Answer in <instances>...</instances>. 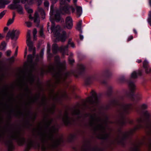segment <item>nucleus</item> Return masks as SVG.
Here are the masks:
<instances>
[{
  "label": "nucleus",
  "mask_w": 151,
  "mask_h": 151,
  "mask_svg": "<svg viewBox=\"0 0 151 151\" xmlns=\"http://www.w3.org/2000/svg\"><path fill=\"white\" fill-rule=\"evenodd\" d=\"M52 121L51 119H47L45 121L43 127H41L39 125L34 129V132L38 133L41 144H39L31 139H28L26 141L25 151L29 150L32 147L38 149L40 148L42 151L47 150L54 151L63 142L62 137H54L53 133L58 131V128L56 126L50 127Z\"/></svg>",
  "instance_id": "obj_1"
},
{
  "label": "nucleus",
  "mask_w": 151,
  "mask_h": 151,
  "mask_svg": "<svg viewBox=\"0 0 151 151\" xmlns=\"http://www.w3.org/2000/svg\"><path fill=\"white\" fill-rule=\"evenodd\" d=\"M89 124L94 131L99 132L98 135L99 138L104 139L108 136L106 132V122L103 121L96 114H93L91 116Z\"/></svg>",
  "instance_id": "obj_2"
},
{
  "label": "nucleus",
  "mask_w": 151,
  "mask_h": 151,
  "mask_svg": "<svg viewBox=\"0 0 151 151\" xmlns=\"http://www.w3.org/2000/svg\"><path fill=\"white\" fill-rule=\"evenodd\" d=\"M56 58L57 61V62L56 63L57 68V72L55 73L53 76L55 79V83L58 84L62 83L65 80L68 75V73H63L61 72V71L65 69L66 68L65 63L63 62L58 63L59 58L58 56H57Z\"/></svg>",
  "instance_id": "obj_3"
},
{
  "label": "nucleus",
  "mask_w": 151,
  "mask_h": 151,
  "mask_svg": "<svg viewBox=\"0 0 151 151\" xmlns=\"http://www.w3.org/2000/svg\"><path fill=\"white\" fill-rule=\"evenodd\" d=\"M9 138L10 140L6 142V144L8 147V151H13L14 149L12 139L16 140L19 145H22L25 142L24 138L21 137L19 132L16 130H14L11 133Z\"/></svg>",
  "instance_id": "obj_4"
},
{
  "label": "nucleus",
  "mask_w": 151,
  "mask_h": 151,
  "mask_svg": "<svg viewBox=\"0 0 151 151\" xmlns=\"http://www.w3.org/2000/svg\"><path fill=\"white\" fill-rule=\"evenodd\" d=\"M52 23L51 30L53 32L54 36L56 37L57 39L62 42H65L66 39V33L65 32H63L62 35H60L61 31L60 27L59 26H57L55 27L54 20L50 19Z\"/></svg>",
  "instance_id": "obj_5"
},
{
  "label": "nucleus",
  "mask_w": 151,
  "mask_h": 151,
  "mask_svg": "<svg viewBox=\"0 0 151 151\" xmlns=\"http://www.w3.org/2000/svg\"><path fill=\"white\" fill-rule=\"evenodd\" d=\"M34 80V77L32 74H29L26 78L25 80L22 83V87L25 91L28 93H30V91L28 88L27 84L29 83L32 84Z\"/></svg>",
  "instance_id": "obj_6"
},
{
  "label": "nucleus",
  "mask_w": 151,
  "mask_h": 151,
  "mask_svg": "<svg viewBox=\"0 0 151 151\" xmlns=\"http://www.w3.org/2000/svg\"><path fill=\"white\" fill-rule=\"evenodd\" d=\"M20 33L19 30H13L9 31L7 34L6 37H10L12 40H17Z\"/></svg>",
  "instance_id": "obj_7"
},
{
  "label": "nucleus",
  "mask_w": 151,
  "mask_h": 151,
  "mask_svg": "<svg viewBox=\"0 0 151 151\" xmlns=\"http://www.w3.org/2000/svg\"><path fill=\"white\" fill-rule=\"evenodd\" d=\"M91 96L88 97L86 99V102L90 104L96 103L98 101V98L95 92L92 91L91 93Z\"/></svg>",
  "instance_id": "obj_8"
},
{
  "label": "nucleus",
  "mask_w": 151,
  "mask_h": 151,
  "mask_svg": "<svg viewBox=\"0 0 151 151\" xmlns=\"http://www.w3.org/2000/svg\"><path fill=\"white\" fill-rule=\"evenodd\" d=\"M142 127V124H139L136 125L134 128L130 130L129 132H126L123 134V137H125L132 134L136 130L139 129Z\"/></svg>",
  "instance_id": "obj_9"
},
{
  "label": "nucleus",
  "mask_w": 151,
  "mask_h": 151,
  "mask_svg": "<svg viewBox=\"0 0 151 151\" xmlns=\"http://www.w3.org/2000/svg\"><path fill=\"white\" fill-rule=\"evenodd\" d=\"M66 93L64 92L63 93H54L53 91H51L50 93V96L51 98L53 100H55L59 96H60L63 97H65Z\"/></svg>",
  "instance_id": "obj_10"
},
{
  "label": "nucleus",
  "mask_w": 151,
  "mask_h": 151,
  "mask_svg": "<svg viewBox=\"0 0 151 151\" xmlns=\"http://www.w3.org/2000/svg\"><path fill=\"white\" fill-rule=\"evenodd\" d=\"M73 25L72 18L70 16L67 17L65 19L66 27L68 29H70L72 28Z\"/></svg>",
  "instance_id": "obj_11"
},
{
  "label": "nucleus",
  "mask_w": 151,
  "mask_h": 151,
  "mask_svg": "<svg viewBox=\"0 0 151 151\" xmlns=\"http://www.w3.org/2000/svg\"><path fill=\"white\" fill-rule=\"evenodd\" d=\"M150 116V114L147 111H145L143 113L142 116L137 119V122L139 123H140L143 121V117L147 119Z\"/></svg>",
  "instance_id": "obj_12"
},
{
  "label": "nucleus",
  "mask_w": 151,
  "mask_h": 151,
  "mask_svg": "<svg viewBox=\"0 0 151 151\" xmlns=\"http://www.w3.org/2000/svg\"><path fill=\"white\" fill-rule=\"evenodd\" d=\"M20 2H21L20 0H14L13 4L9 5L8 6V7L12 9H17L18 6L19 5L18 4Z\"/></svg>",
  "instance_id": "obj_13"
},
{
  "label": "nucleus",
  "mask_w": 151,
  "mask_h": 151,
  "mask_svg": "<svg viewBox=\"0 0 151 151\" xmlns=\"http://www.w3.org/2000/svg\"><path fill=\"white\" fill-rule=\"evenodd\" d=\"M68 112L66 111H65L62 118L63 122L66 124H68L70 123V119L68 117Z\"/></svg>",
  "instance_id": "obj_14"
},
{
  "label": "nucleus",
  "mask_w": 151,
  "mask_h": 151,
  "mask_svg": "<svg viewBox=\"0 0 151 151\" xmlns=\"http://www.w3.org/2000/svg\"><path fill=\"white\" fill-rule=\"evenodd\" d=\"M10 3L8 0H0V9L4 8L5 5Z\"/></svg>",
  "instance_id": "obj_15"
},
{
  "label": "nucleus",
  "mask_w": 151,
  "mask_h": 151,
  "mask_svg": "<svg viewBox=\"0 0 151 151\" xmlns=\"http://www.w3.org/2000/svg\"><path fill=\"white\" fill-rule=\"evenodd\" d=\"M27 46L29 47V51H33V55H34L35 54V48L34 47L33 45V43L32 42L27 43Z\"/></svg>",
  "instance_id": "obj_16"
},
{
  "label": "nucleus",
  "mask_w": 151,
  "mask_h": 151,
  "mask_svg": "<svg viewBox=\"0 0 151 151\" xmlns=\"http://www.w3.org/2000/svg\"><path fill=\"white\" fill-rule=\"evenodd\" d=\"M76 13L77 16L79 17L82 14V12L81 7L76 6Z\"/></svg>",
  "instance_id": "obj_17"
},
{
  "label": "nucleus",
  "mask_w": 151,
  "mask_h": 151,
  "mask_svg": "<svg viewBox=\"0 0 151 151\" xmlns=\"http://www.w3.org/2000/svg\"><path fill=\"white\" fill-rule=\"evenodd\" d=\"M128 86L130 90L132 92L136 88V87L134 83L132 82L128 83Z\"/></svg>",
  "instance_id": "obj_18"
},
{
  "label": "nucleus",
  "mask_w": 151,
  "mask_h": 151,
  "mask_svg": "<svg viewBox=\"0 0 151 151\" xmlns=\"http://www.w3.org/2000/svg\"><path fill=\"white\" fill-rule=\"evenodd\" d=\"M68 46L67 45L65 46H62L61 47V50L62 52H63L64 54L68 55V54L67 52L68 48Z\"/></svg>",
  "instance_id": "obj_19"
},
{
  "label": "nucleus",
  "mask_w": 151,
  "mask_h": 151,
  "mask_svg": "<svg viewBox=\"0 0 151 151\" xmlns=\"http://www.w3.org/2000/svg\"><path fill=\"white\" fill-rule=\"evenodd\" d=\"M61 11L62 12H64L65 13L70 14V6H65L62 9Z\"/></svg>",
  "instance_id": "obj_20"
},
{
  "label": "nucleus",
  "mask_w": 151,
  "mask_h": 151,
  "mask_svg": "<svg viewBox=\"0 0 151 151\" xmlns=\"http://www.w3.org/2000/svg\"><path fill=\"white\" fill-rule=\"evenodd\" d=\"M38 11L41 14L43 19H44L45 17V13L44 10L41 8H38Z\"/></svg>",
  "instance_id": "obj_21"
},
{
  "label": "nucleus",
  "mask_w": 151,
  "mask_h": 151,
  "mask_svg": "<svg viewBox=\"0 0 151 151\" xmlns=\"http://www.w3.org/2000/svg\"><path fill=\"white\" fill-rule=\"evenodd\" d=\"M39 17L38 14L37 13H35L34 17V22L36 24H38L39 22Z\"/></svg>",
  "instance_id": "obj_22"
},
{
  "label": "nucleus",
  "mask_w": 151,
  "mask_h": 151,
  "mask_svg": "<svg viewBox=\"0 0 151 151\" xmlns=\"http://www.w3.org/2000/svg\"><path fill=\"white\" fill-rule=\"evenodd\" d=\"M21 2L22 3H24L26 2L29 5H31L35 3L34 0H20Z\"/></svg>",
  "instance_id": "obj_23"
},
{
  "label": "nucleus",
  "mask_w": 151,
  "mask_h": 151,
  "mask_svg": "<svg viewBox=\"0 0 151 151\" xmlns=\"http://www.w3.org/2000/svg\"><path fill=\"white\" fill-rule=\"evenodd\" d=\"M30 32L31 31L30 30H28V31L27 36V44L32 42L30 41Z\"/></svg>",
  "instance_id": "obj_24"
},
{
  "label": "nucleus",
  "mask_w": 151,
  "mask_h": 151,
  "mask_svg": "<svg viewBox=\"0 0 151 151\" xmlns=\"http://www.w3.org/2000/svg\"><path fill=\"white\" fill-rule=\"evenodd\" d=\"M82 21H80L77 24L76 27V29L81 32H82L81 30Z\"/></svg>",
  "instance_id": "obj_25"
},
{
  "label": "nucleus",
  "mask_w": 151,
  "mask_h": 151,
  "mask_svg": "<svg viewBox=\"0 0 151 151\" xmlns=\"http://www.w3.org/2000/svg\"><path fill=\"white\" fill-rule=\"evenodd\" d=\"M38 97V96H35L33 98L32 97H30L28 99L29 102V103L34 102L37 99Z\"/></svg>",
  "instance_id": "obj_26"
},
{
  "label": "nucleus",
  "mask_w": 151,
  "mask_h": 151,
  "mask_svg": "<svg viewBox=\"0 0 151 151\" xmlns=\"http://www.w3.org/2000/svg\"><path fill=\"white\" fill-rule=\"evenodd\" d=\"M18 12L21 14H23V9L22 7L20 5L18 6L17 9Z\"/></svg>",
  "instance_id": "obj_27"
},
{
  "label": "nucleus",
  "mask_w": 151,
  "mask_h": 151,
  "mask_svg": "<svg viewBox=\"0 0 151 151\" xmlns=\"http://www.w3.org/2000/svg\"><path fill=\"white\" fill-rule=\"evenodd\" d=\"M6 46V43L4 42H3L1 44L0 46V50H4Z\"/></svg>",
  "instance_id": "obj_28"
},
{
  "label": "nucleus",
  "mask_w": 151,
  "mask_h": 151,
  "mask_svg": "<svg viewBox=\"0 0 151 151\" xmlns=\"http://www.w3.org/2000/svg\"><path fill=\"white\" fill-rule=\"evenodd\" d=\"M58 49V46L57 45L55 44H53L52 47V50L53 52L54 53H56Z\"/></svg>",
  "instance_id": "obj_29"
},
{
  "label": "nucleus",
  "mask_w": 151,
  "mask_h": 151,
  "mask_svg": "<svg viewBox=\"0 0 151 151\" xmlns=\"http://www.w3.org/2000/svg\"><path fill=\"white\" fill-rule=\"evenodd\" d=\"M143 67L146 68H147L149 67V65H148V62L146 60H145L143 63Z\"/></svg>",
  "instance_id": "obj_30"
},
{
  "label": "nucleus",
  "mask_w": 151,
  "mask_h": 151,
  "mask_svg": "<svg viewBox=\"0 0 151 151\" xmlns=\"http://www.w3.org/2000/svg\"><path fill=\"white\" fill-rule=\"evenodd\" d=\"M137 72L134 71L131 74V77L135 78H136L137 77Z\"/></svg>",
  "instance_id": "obj_31"
},
{
  "label": "nucleus",
  "mask_w": 151,
  "mask_h": 151,
  "mask_svg": "<svg viewBox=\"0 0 151 151\" xmlns=\"http://www.w3.org/2000/svg\"><path fill=\"white\" fill-rule=\"evenodd\" d=\"M55 109L54 105H52L51 108L48 109H47V111L50 113H52L53 112Z\"/></svg>",
  "instance_id": "obj_32"
},
{
  "label": "nucleus",
  "mask_w": 151,
  "mask_h": 151,
  "mask_svg": "<svg viewBox=\"0 0 151 151\" xmlns=\"http://www.w3.org/2000/svg\"><path fill=\"white\" fill-rule=\"evenodd\" d=\"M55 19L57 22L59 21L60 20V14L59 13H57L55 15Z\"/></svg>",
  "instance_id": "obj_33"
},
{
  "label": "nucleus",
  "mask_w": 151,
  "mask_h": 151,
  "mask_svg": "<svg viewBox=\"0 0 151 151\" xmlns=\"http://www.w3.org/2000/svg\"><path fill=\"white\" fill-rule=\"evenodd\" d=\"M70 0H60V3L61 5L64 4L66 1L69 2Z\"/></svg>",
  "instance_id": "obj_34"
},
{
  "label": "nucleus",
  "mask_w": 151,
  "mask_h": 151,
  "mask_svg": "<svg viewBox=\"0 0 151 151\" xmlns=\"http://www.w3.org/2000/svg\"><path fill=\"white\" fill-rule=\"evenodd\" d=\"M14 21V19H10L8 20V22L7 23V25L8 26H9L11 24L13 23Z\"/></svg>",
  "instance_id": "obj_35"
},
{
  "label": "nucleus",
  "mask_w": 151,
  "mask_h": 151,
  "mask_svg": "<svg viewBox=\"0 0 151 151\" xmlns=\"http://www.w3.org/2000/svg\"><path fill=\"white\" fill-rule=\"evenodd\" d=\"M78 67L81 71L85 69V67L82 64L79 65L78 66Z\"/></svg>",
  "instance_id": "obj_36"
},
{
  "label": "nucleus",
  "mask_w": 151,
  "mask_h": 151,
  "mask_svg": "<svg viewBox=\"0 0 151 151\" xmlns=\"http://www.w3.org/2000/svg\"><path fill=\"white\" fill-rule=\"evenodd\" d=\"M92 81V79L88 78L85 81V83L86 84H88L91 83Z\"/></svg>",
  "instance_id": "obj_37"
},
{
  "label": "nucleus",
  "mask_w": 151,
  "mask_h": 151,
  "mask_svg": "<svg viewBox=\"0 0 151 151\" xmlns=\"http://www.w3.org/2000/svg\"><path fill=\"white\" fill-rule=\"evenodd\" d=\"M33 56L31 55H29L28 56V61L29 62H31L32 61Z\"/></svg>",
  "instance_id": "obj_38"
},
{
  "label": "nucleus",
  "mask_w": 151,
  "mask_h": 151,
  "mask_svg": "<svg viewBox=\"0 0 151 151\" xmlns=\"http://www.w3.org/2000/svg\"><path fill=\"white\" fill-rule=\"evenodd\" d=\"M145 73L147 74H149L151 73V68L149 67L146 68L145 70Z\"/></svg>",
  "instance_id": "obj_39"
},
{
  "label": "nucleus",
  "mask_w": 151,
  "mask_h": 151,
  "mask_svg": "<svg viewBox=\"0 0 151 151\" xmlns=\"http://www.w3.org/2000/svg\"><path fill=\"white\" fill-rule=\"evenodd\" d=\"M37 33V31L36 29H35L33 31V35L34 37V40H36V35Z\"/></svg>",
  "instance_id": "obj_40"
},
{
  "label": "nucleus",
  "mask_w": 151,
  "mask_h": 151,
  "mask_svg": "<svg viewBox=\"0 0 151 151\" xmlns=\"http://www.w3.org/2000/svg\"><path fill=\"white\" fill-rule=\"evenodd\" d=\"M6 10H4L0 13V19H1L4 16L5 14Z\"/></svg>",
  "instance_id": "obj_41"
},
{
  "label": "nucleus",
  "mask_w": 151,
  "mask_h": 151,
  "mask_svg": "<svg viewBox=\"0 0 151 151\" xmlns=\"http://www.w3.org/2000/svg\"><path fill=\"white\" fill-rule=\"evenodd\" d=\"M44 6L45 7H48L49 6V2L47 1H45L44 3Z\"/></svg>",
  "instance_id": "obj_42"
},
{
  "label": "nucleus",
  "mask_w": 151,
  "mask_h": 151,
  "mask_svg": "<svg viewBox=\"0 0 151 151\" xmlns=\"http://www.w3.org/2000/svg\"><path fill=\"white\" fill-rule=\"evenodd\" d=\"M79 113V111L78 109H76L74 110L72 112V114L73 115H77Z\"/></svg>",
  "instance_id": "obj_43"
},
{
  "label": "nucleus",
  "mask_w": 151,
  "mask_h": 151,
  "mask_svg": "<svg viewBox=\"0 0 151 151\" xmlns=\"http://www.w3.org/2000/svg\"><path fill=\"white\" fill-rule=\"evenodd\" d=\"M25 9L28 13H32L33 12V10L32 9H30L29 8L27 7L26 6Z\"/></svg>",
  "instance_id": "obj_44"
},
{
  "label": "nucleus",
  "mask_w": 151,
  "mask_h": 151,
  "mask_svg": "<svg viewBox=\"0 0 151 151\" xmlns=\"http://www.w3.org/2000/svg\"><path fill=\"white\" fill-rule=\"evenodd\" d=\"M130 105V104H127V105H125V106L124 107V113L125 114H126V113H127L128 112H127V111H126V109H127L128 108H129V106Z\"/></svg>",
  "instance_id": "obj_45"
},
{
  "label": "nucleus",
  "mask_w": 151,
  "mask_h": 151,
  "mask_svg": "<svg viewBox=\"0 0 151 151\" xmlns=\"http://www.w3.org/2000/svg\"><path fill=\"white\" fill-rule=\"evenodd\" d=\"M25 24H26L27 26L28 27H30L32 26V24L31 22H26Z\"/></svg>",
  "instance_id": "obj_46"
},
{
  "label": "nucleus",
  "mask_w": 151,
  "mask_h": 151,
  "mask_svg": "<svg viewBox=\"0 0 151 151\" xmlns=\"http://www.w3.org/2000/svg\"><path fill=\"white\" fill-rule=\"evenodd\" d=\"M14 61V58L13 57H11L9 60L10 63H11Z\"/></svg>",
  "instance_id": "obj_47"
},
{
  "label": "nucleus",
  "mask_w": 151,
  "mask_h": 151,
  "mask_svg": "<svg viewBox=\"0 0 151 151\" xmlns=\"http://www.w3.org/2000/svg\"><path fill=\"white\" fill-rule=\"evenodd\" d=\"M133 37L132 35H130L129 36L127 39V41L129 42L131 40H132L133 39Z\"/></svg>",
  "instance_id": "obj_48"
},
{
  "label": "nucleus",
  "mask_w": 151,
  "mask_h": 151,
  "mask_svg": "<svg viewBox=\"0 0 151 151\" xmlns=\"http://www.w3.org/2000/svg\"><path fill=\"white\" fill-rule=\"evenodd\" d=\"M11 53V51L10 50H9L7 51L6 52L7 56H10Z\"/></svg>",
  "instance_id": "obj_49"
},
{
  "label": "nucleus",
  "mask_w": 151,
  "mask_h": 151,
  "mask_svg": "<svg viewBox=\"0 0 151 151\" xmlns=\"http://www.w3.org/2000/svg\"><path fill=\"white\" fill-rule=\"evenodd\" d=\"M46 100V97L45 96H44L42 98V104H44V102Z\"/></svg>",
  "instance_id": "obj_50"
},
{
  "label": "nucleus",
  "mask_w": 151,
  "mask_h": 151,
  "mask_svg": "<svg viewBox=\"0 0 151 151\" xmlns=\"http://www.w3.org/2000/svg\"><path fill=\"white\" fill-rule=\"evenodd\" d=\"M39 33H40V35L41 36H43V30L41 28V29L40 30L39 32Z\"/></svg>",
  "instance_id": "obj_51"
},
{
  "label": "nucleus",
  "mask_w": 151,
  "mask_h": 151,
  "mask_svg": "<svg viewBox=\"0 0 151 151\" xmlns=\"http://www.w3.org/2000/svg\"><path fill=\"white\" fill-rule=\"evenodd\" d=\"M36 2H37L38 5H40L42 3L41 0H36Z\"/></svg>",
  "instance_id": "obj_52"
},
{
  "label": "nucleus",
  "mask_w": 151,
  "mask_h": 151,
  "mask_svg": "<svg viewBox=\"0 0 151 151\" xmlns=\"http://www.w3.org/2000/svg\"><path fill=\"white\" fill-rule=\"evenodd\" d=\"M71 10L72 12H75V9L72 6H70V11Z\"/></svg>",
  "instance_id": "obj_53"
},
{
  "label": "nucleus",
  "mask_w": 151,
  "mask_h": 151,
  "mask_svg": "<svg viewBox=\"0 0 151 151\" xmlns=\"http://www.w3.org/2000/svg\"><path fill=\"white\" fill-rule=\"evenodd\" d=\"M137 76H141L142 75V72L141 70H139L137 72Z\"/></svg>",
  "instance_id": "obj_54"
},
{
  "label": "nucleus",
  "mask_w": 151,
  "mask_h": 151,
  "mask_svg": "<svg viewBox=\"0 0 151 151\" xmlns=\"http://www.w3.org/2000/svg\"><path fill=\"white\" fill-rule=\"evenodd\" d=\"M4 37V35L2 34H0V40H2Z\"/></svg>",
  "instance_id": "obj_55"
},
{
  "label": "nucleus",
  "mask_w": 151,
  "mask_h": 151,
  "mask_svg": "<svg viewBox=\"0 0 151 151\" xmlns=\"http://www.w3.org/2000/svg\"><path fill=\"white\" fill-rule=\"evenodd\" d=\"M142 107L143 109H145L147 107V106L146 104H143L142 106Z\"/></svg>",
  "instance_id": "obj_56"
},
{
  "label": "nucleus",
  "mask_w": 151,
  "mask_h": 151,
  "mask_svg": "<svg viewBox=\"0 0 151 151\" xmlns=\"http://www.w3.org/2000/svg\"><path fill=\"white\" fill-rule=\"evenodd\" d=\"M69 63L71 64H72L74 62V60L73 59H69Z\"/></svg>",
  "instance_id": "obj_57"
},
{
  "label": "nucleus",
  "mask_w": 151,
  "mask_h": 151,
  "mask_svg": "<svg viewBox=\"0 0 151 151\" xmlns=\"http://www.w3.org/2000/svg\"><path fill=\"white\" fill-rule=\"evenodd\" d=\"M17 52H18V47H17L16 48V49L15 51V53H14V56H17Z\"/></svg>",
  "instance_id": "obj_58"
},
{
  "label": "nucleus",
  "mask_w": 151,
  "mask_h": 151,
  "mask_svg": "<svg viewBox=\"0 0 151 151\" xmlns=\"http://www.w3.org/2000/svg\"><path fill=\"white\" fill-rule=\"evenodd\" d=\"M69 44H70V46L71 47H74L75 45H74V44L73 43L71 42L70 43H69Z\"/></svg>",
  "instance_id": "obj_59"
},
{
  "label": "nucleus",
  "mask_w": 151,
  "mask_h": 151,
  "mask_svg": "<svg viewBox=\"0 0 151 151\" xmlns=\"http://www.w3.org/2000/svg\"><path fill=\"white\" fill-rule=\"evenodd\" d=\"M50 15H51V16L52 17V16L53 15V11L52 9L51 10V11H50Z\"/></svg>",
  "instance_id": "obj_60"
},
{
  "label": "nucleus",
  "mask_w": 151,
  "mask_h": 151,
  "mask_svg": "<svg viewBox=\"0 0 151 151\" xmlns=\"http://www.w3.org/2000/svg\"><path fill=\"white\" fill-rule=\"evenodd\" d=\"M8 29V27H5L4 28V32L7 30Z\"/></svg>",
  "instance_id": "obj_61"
},
{
  "label": "nucleus",
  "mask_w": 151,
  "mask_h": 151,
  "mask_svg": "<svg viewBox=\"0 0 151 151\" xmlns=\"http://www.w3.org/2000/svg\"><path fill=\"white\" fill-rule=\"evenodd\" d=\"M148 22L150 25L151 26V18L149 19Z\"/></svg>",
  "instance_id": "obj_62"
},
{
  "label": "nucleus",
  "mask_w": 151,
  "mask_h": 151,
  "mask_svg": "<svg viewBox=\"0 0 151 151\" xmlns=\"http://www.w3.org/2000/svg\"><path fill=\"white\" fill-rule=\"evenodd\" d=\"M27 54V48L25 49V52H24V56L25 57Z\"/></svg>",
  "instance_id": "obj_63"
},
{
  "label": "nucleus",
  "mask_w": 151,
  "mask_h": 151,
  "mask_svg": "<svg viewBox=\"0 0 151 151\" xmlns=\"http://www.w3.org/2000/svg\"><path fill=\"white\" fill-rule=\"evenodd\" d=\"M83 38V36L81 35H80V38L81 40H82Z\"/></svg>",
  "instance_id": "obj_64"
}]
</instances>
